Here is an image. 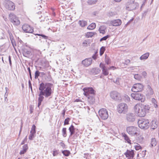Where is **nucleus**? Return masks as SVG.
Wrapping results in <instances>:
<instances>
[{
  "instance_id": "nucleus-1",
  "label": "nucleus",
  "mask_w": 159,
  "mask_h": 159,
  "mask_svg": "<svg viewBox=\"0 0 159 159\" xmlns=\"http://www.w3.org/2000/svg\"><path fill=\"white\" fill-rule=\"evenodd\" d=\"M52 84L49 83H41L39 84V89L45 97V98H48L50 96L52 93V90L51 89Z\"/></svg>"
},
{
  "instance_id": "nucleus-2",
  "label": "nucleus",
  "mask_w": 159,
  "mask_h": 159,
  "mask_svg": "<svg viewBox=\"0 0 159 159\" xmlns=\"http://www.w3.org/2000/svg\"><path fill=\"white\" fill-rule=\"evenodd\" d=\"M84 94L90 101V102L93 103L94 102V96L95 91L92 87H86L83 89Z\"/></svg>"
},
{
  "instance_id": "nucleus-3",
  "label": "nucleus",
  "mask_w": 159,
  "mask_h": 159,
  "mask_svg": "<svg viewBox=\"0 0 159 159\" xmlns=\"http://www.w3.org/2000/svg\"><path fill=\"white\" fill-rule=\"evenodd\" d=\"M126 9L128 11L135 10L139 7L138 4L134 2V0H129L125 4Z\"/></svg>"
},
{
  "instance_id": "nucleus-4",
  "label": "nucleus",
  "mask_w": 159,
  "mask_h": 159,
  "mask_svg": "<svg viewBox=\"0 0 159 159\" xmlns=\"http://www.w3.org/2000/svg\"><path fill=\"white\" fill-rule=\"evenodd\" d=\"M134 110L138 116L139 117H144L146 115L145 111L142 108L140 104H137L134 107Z\"/></svg>"
},
{
  "instance_id": "nucleus-5",
  "label": "nucleus",
  "mask_w": 159,
  "mask_h": 159,
  "mask_svg": "<svg viewBox=\"0 0 159 159\" xmlns=\"http://www.w3.org/2000/svg\"><path fill=\"white\" fill-rule=\"evenodd\" d=\"M138 123L139 127L141 129H148L149 127V121L148 120L142 119L139 120Z\"/></svg>"
},
{
  "instance_id": "nucleus-6",
  "label": "nucleus",
  "mask_w": 159,
  "mask_h": 159,
  "mask_svg": "<svg viewBox=\"0 0 159 159\" xmlns=\"http://www.w3.org/2000/svg\"><path fill=\"white\" fill-rule=\"evenodd\" d=\"M128 106L127 105L124 103H120L118 106L117 111L120 114H125L127 111Z\"/></svg>"
},
{
  "instance_id": "nucleus-7",
  "label": "nucleus",
  "mask_w": 159,
  "mask_h": 159,
  "mask_svg": "<svg viewBox=\"0 0 159 159\" xmlns=\"http://www.w3.org/2000/svg\"><path fill=\"white\" fill-rule=\"evenodd\" d=\"M3 4L6 9L9 10H13L15 9L14 3L12 2L5 0L3 1Z\"/></svg>"
},
{
  "instance_id": "nucleus-8",
  "label": "nucleus",
  "mask_w": 159,
  "mask_h": 159,
  "mask_svg": "<svg viewBox=\"0 0 159 159\" xmlns=\"http://www.w3.org/2000/svg\"><path fill=\"white\" fill-rule=\"evenodd\" d=\"M131 97L135 100L144 102L145 100V96L143 94L140 93H133L131 95Z\"/></svg>"
},
{
  "instance_id": "nucleus-9",
  "label": "nucleus",
  "mask_w": 159,
  "mask_h": 159,
  "mask_svg": "<svg viewBox=\"0 0 159 159\" xmlns=\"http://www.w3.org/2000/svg\"><path fill=\"white\" fill-rule=\"evenodd\" d=\"M98 113L100 117L103 120L107 119L108 117L107 110L105 108H102L98 111Z\"/></svg>"
},
{
  "instance_id": "nucleus-10",
  "label": "nucleus",
  "mask_w": 159,
  "mask_h": 159,
  "mask_svg": "<svg viewBox=\"0 0 159 159\" xmlns=\"http://www.w3.org/2000/svg\"><path fill=\"white\" fill-rule=\"evenodd\" d=\"M99 67L102 69V74L105 76L109 74L108 70L111 69L112 68H114V66H111L109 68H107L105 64L101 62L99 65Z\"/></svg>"
},
{
  "instance_id": "nucleus-11",
  "label": "nucleus",
  "mask_w": 159,
  "mask_h": 159,
  "mask_svg": "<svg viewBox=\"0 0 159 159\" xmlns=\"http://www.w3.org/2000/svg\"><path fill=\"white\" fill-rule=\"evenodd\" d=\"M144 86L141 84H136L133 85L132 91L134 92H141L143 90Z\"/></svg>"
},
{
  "instance_id": "nucleus-12",
  "label": "nucleus",
  "mask_w": 159,
  "mask_h": 159,
  "mask_svg": "<svg viewBox=\"0 0 159 159\" xmlns=\"http://www.w3.org/2000/svg\"><path fill=\"white\" fill-rule=\"evenodd\" d=\"M138 128L134 126L128 127L126 128V131L129 134L132 135L137 134Z\"/></svg>"
},
{
  "instance_id": "nucleus-13",
  "label": "nucleus",
  "mask_w": 159,
  "mask_h": 159,
  "mask_svg": "<svg viewBox=\"0 0 159 159\" xmlns=\"http://www.w3.org/2000/svg\"><path fill=\"white\" fill-rule=\"evenodd\" d=\"M111 97L116 101H120L121 100L120 94L116 91L112 92L111 94Z\"/></svg>"
},
{
  "instance_id": "nucleus-14",
  "label": "nucleus",
  "mask_w": 159,
  "mask_h": 159,
  "mask_svg": "<svg viewBox=\"0 0 159 159\" xmlns=\"http://www.w3.org/2000/svg\"><path fill=\"white\" fill-rule=\"evenodd\" d=\"M22 29L25 33H32L34 31L33 28L28 24H25L23 25L22 26Z\"/></svg>"
},
{
  "instance_id": "nucleus-15",
  "label": "nucleus",
  "mask_w": 159,
  "mask_h": 159,
  "mask_svg": "<svg viewBox=\"0 0 159 159\" xmlns=\"http://www.w3.org/2000/svg\"><path fill=\"white\" fill-rule=\"evenodd\" d=\"M126 120L128 122H132L135 121L136 116L133 113H129L126 114Z\"/></svg>"
},
{
  "instance_id": "nucleus-16",
  "label": "nucleus",
  "mask_w": 159,
  "mask_h": 159,
  "mask_svg": "<svg viewBox=\"0 0 159 159\" xmlns=\"http://www.w3.org/2000/svg\"><path fill=\"white\" fill-rule=\"evenodd\" d=\"M128 159H132L134 155V151L132 150H127L126 152L124 153Z\"/></svg>"
},
{
  "instance_id": "nucleus-17",
  "label": "nucleus",
  "mask_w": 159,
  "mask_h": 159,
  "mask_svg": "<svg viewBox=\"0 0 159 159\" xmlns=\"http://www.w3.org/2000/svg\"><path fill=\"white\" fill-rule=\"evenodd\" d=\"M92 61V58H86L83 60L81 63L84 66L87 67L91 65Z\"/></svg>"
},
{
  "instance_id": "nucleus-18",
  "label": "nucleus",
  "mask_w": 159,
  "mask_h": 159,
  "mask_svg": "<svg viewBox=\"0 0 159 159\" xmlns=\"http://www.w3.org/2000/svg\"><path fill=\"white\" fill-rule=\"evenodd\" d=\"M68 129L70 133V134L69 135V137L70 138L71 137L73 134H75V128L74 126L72 125L69 127Z\"/></svg>"
},
{
  "instance_id": "nucleus-19",
  "label": "nucleus",
  "mask_w": 159,
  "mask_h": 159,
  "mask_svg": "<svg viewBox=\"0 0 159 159\" xmlns=\"http://www.w3.org/2000/svg\"><path fill=\"white\" fill-rule=\"evenodd\" d=\"M111 23L113 26H116L120 25L121 24V21L120 20L117 19L111 21Z\"/></svg>"
},
{
  "instance_id": "nucleus-20",
  "label": "nucleus",
  "mask_w": 159,
  "mask_h": 159,
  "mask_svg": "<svg viewBox=\"0 0 159 159\" xmlns=\"http://www.w3.org/2000/svg\"><path fill=\"white\" fill-rule=\"evenodd\" d=\"M44 95L40 92L39 93V98H38V107H39L40 106L41 104V102L43 101L44 97L43 96Z\"/></svg>"
},
{
  "instance_id": "nucleus-21",
  "label": "nucleus",
  "mask_w": 159,
  "mask_h": 159,
  "mask_svg": "<svg viewBox=\"0 0 159 159\" xmlns=\"http://www.w3.org/2000/svg\"><path fill=\"white\" fill-rule=\"evenodd\" d=\"M22 54L24 56L28 57L31 55L30 51L26 49H23Z\"/></svg>"
},
{
  "instance_id": "nucleus-22",
  "label": "nucleus",
  "mask_w": 159,
  "mask_h": 159,
  "mask_svg": "<svg viewBox=\"0 0 159 159\" xmlns=\"http://www.w3.org/2000/svg\"><path fill=\"white\" fill-rule=\"evenodd\" d=\"M140 104L142 107V108L143 110L145 111L146 113L147 112H148V111L150 108V107L148 105L142 103Z\"/></svg>"
},
{
  "instance_id": "nucleus-23",
  "label": "nucleus",
  "mask_w": 159,
  "mask_h": 159,
  "mask_svg": "<svg viewBox=\"0 0 159 159\" xmlns=\"http://www.w3.org/2000/svg\"><path fill=\"white\" fill-rule=\"evenodd\" d=\"M101 71V70L98 68H93L91 70V73L93 75H97Z\"/></svg>"
},
{
  "instance_id": "nucleus-24",
  "label": "nucleus",
  "mask_w": 159,
  "mask_h": 159,
  "mask_svg": "<svg viewBox=\"0 0 159 159\" xmlns=\"http://www.w3.org/2000/svg\"><path fill=\"white\" fill-rule=\"evenodd\" d=\"M28 148V145L27 144L24 145L23 146V150L20 151V155L24 154L25 153Z\"/></svg>"
},
{
  "instance_id": "nucleus-25",
  "label": "nucleus",
  "mask_w": 159,
  "mask_h": 159,
  "mask_svg": "<svg viewBox=\"0 0 159 159\" xmlns=\"http://www.w3.org/2000/svg\"><path fill=\"white\" fill-rule=\"evenodd\" d=\"M13 21H12L11 22L14 25H17L20 24V21L19 20L18 18L16 16L15 17L14 19H13Z\"/></svg>"
},
{
  "instance_id": "nucleus-26",
  "label": "nucleus",
  "mask_w": 159,
  "mask_h": 159,
  "mask_svg": "<svg viewBox=\"0 0 159 159\" xmlns=\"http://www.w3.org/2000/svg\"><path fill=\"white\" fill-rule=\"evenodd\" d=\"M149 53L148 52H147L143 55H142V56H141L140 57V59L141 60H145L148 57H149Z\"/></svg>"
},
{
  "instance_id": "nucleus-27",
  "label": "nucleus",
  "mask_w": 159,
  "mask_h": 159,
  "mask_svg": "<svg viewBox=\"0 0 159 159\" xmlns=\"http://www.w3.org/2000/svg\"><path fill=\"white\" fill-rule=\"evenodd\" d=\"M106 28L104 26H101L99 28L98 31H99L100 33L104 34L105 33V30Z\"/></svg>"
},
{
  "instance_id": "nucleus-28",
  "label": "nucleus",
  "mask_w": 159,
  "mask_h": 159,
  "mask_svg": "<svg viewBox=\"0 0 159 159\" xmlns=\"http://www.w3.org/2000/svg\"><path fill=\"white\" fill-rule=\"evenodd\" d=\"M157 127V124L155 120H153L151 122V128L153 129H155Z\"/></svg>"
},
{
  "instance_id": "nucleus-29",
  "label": "nucleus",
  "mask_w": 159,
  "mask_h": 159,
  "mask_svg": "<svg viewBox=\"0 0 159 159\" xmlns=\"http://www.w3.org/2000/svg\"><path fill=\"white\" fill-rule=\"evenodd\" d=\"M78 23L82 27H84L87 24V22L84 20H79Z\"/></svg>"
},
{
  "instance_id": "nucleus-30",
  "label": "nucleus",
  "mask_w": 159,
  "mask_h": 159,
  "mask_svg": "<svg viewBox=\"0 0 159 159\" xmlns=\"http://www.w3.org/2000/svg\"><path fill=\"white\" fill-rule=\"evenodd\" d=\"M148 93L149 95H152L153 94V92L152 89L149 85L148 86Z\"/></svg>"
},
{
  "instance_id": "nucleus-31",
  "label": "nucleus",
  "mask_w": 159,
  "mask_h": 159,
  "mask_svg": "<svg viewBox=\"0 0 159 159\" xmlns=\"http://www.w3.org/2000/svg\"><path fill=\"white\" fill-rule=\"evenodd\" d=\"M96 25L95 23H92L90 24L87 27V29L89 30H93L96 27Z\"/></svg>"
},
{
  "instance_id": "nucleus-32",
  "label": "nucleus",
  "mask_w": 159,
  "mask_h": 159,
  "mask_svg": "<svg viewBox=\"0 0 159 159\" xmlns=\"http://www.w3.org/2000/svg\"><path fill=\"white\" fill-rule=\"evenodd\" d=\"M16 16L13 13H11L9 15V18L10 21L11 22L13 21L14 19H15Z\"/></svg>"
},
{
  "instance_id": "nucleus-33",
  "label": "nucleus",
  "mask_w": 159,
  "mask_h": 159,
  "mask_svg": "<svg viewBox=\"0 0 159 159\" xmlns=\"http://www.w3.org/2000/svg\"><path fill=\"white\" fill-rule=\"evenodd\" d=\"M157 144L156 140L155 138H152V139L151 141V147H154L156 146Z\"/></svg>"
},
{
  "instance_id": "nucleus-34",
  "label": "nucleus",
  "mask_w": 159,
  "mask_h": 159,
  "mask_svg": "<svg viewBox=\"0 0 159 159\" xmlns=\"http://www.w3.org/2000/svg\"><path fill=\"white\" fill-rule=\"evenodd\" d=\"M62 153L63 154L64 156H68L70 154V151L68 150H64L62 151Z\"/></svg>"
},
{
  "instance_id": "nucleus-35",
  "label": "nucleus",
  "mask_w": 159,
  "mask_h": 159,
  "mask_svg": "<svg viewBox=\"0 0 159 159\" xmlns=\"http://www.w3.org/2000/svg\"><path fill=\"white\" fill-rule=\"evenodd\" d=\"M98 2V0H89L87 1V2L89 5H92L95 4Z\"/></svg>"
},
{
  "instance_id": "nucleus-36",
  "label": "nucleus",
  "mask_w": 159,
  "mask_h": 159,
  "mask_svg": "<svg viewBox=\"0 0 159 159\" xmlns=\"http://www.w3.org/2000/svg\"><path fill=\"white\" fill-rule=\"evenodd\" d=\"M116 15V13L115 12L111 11L107 13V15L109 17H113Z\"/></svg>"
},
{
  "instance_id": "nucleus-37",
  "label": "nucleus",
  "mask_w": 159,
  "mask_h": 159,
  "mask_svg": "<svg viewBox=\"0 0 159 159\" xmlns=\"http://www.w3.org/2000/svg\"><path fill=\"white\" fill-rule=\"evenodd\" d=\"M62 133L63 136L66 137L67 136L66 128H63L62 130Z\"/></svg>"
},
{
  "instance_id": "nucleus-38",
  "label": "nucleus",
  "mask_w": 159,
  "mask_h": 159,
  "mask_svg": "<svg viewBox=\"0 0 159 159\" xmlns=\"http://www.w3.org/2000/svg\"><path fill=\"white\" fill-rule=\"evenodd\" d=\"M36 127L34 125H33L31 128V130L30 131V133H33L35 134L36 132Z\"/></svg>"
},
{
  "instance_id": "nucleus-39",
  "label": "nucleus",
  "mask_w": 159,
  "mask_h": 159,
  "mask_svg": "<svg viewBox=\"0 0 159 159\" xmlns=\"http://www.w3.org/2000/svg\"><path fill=\"white\" fill-rule=\"evenodd\" d=\"M105 50V47H102L100 50V55L101 56H102L104 53V52Z\"/></svg>"
},
{
  "instance_id": "nucleus-40",
  "label": "nucleus",
  "mask_w": 159,
  "mask_h": 159,
  "mask_svg": "<svg viewBox=\"0 0 159 159\" xmlns=\"http://www.w3.org/2000/svg\"><path fill=\"white\" fill-rule=\"evenodd\" d=\"M124 99L125 101L127 102H129L130 100L129 97L127 95H125L124 96Z\"/></svg>"
},
{
  "instance_id": "nucleus-41",
  "label": "nucleus",
  "mask_w": 159,
  "mask_h": 159,
  "mask_svg": "<svg viewBox=\"0 0 159 159\" xmlns=\"http://www.w3.org/2000/svg\"><path fill=\"white\" fill-rule=\"evenodd\" d=\"M94 35L93 32H89L86 34V36L87 38L91 37Z\"/></svg>"
},
{
  "instance_id": "nucleus-42",
  "label": "nucleus",
  "mask_w": 159,
  "mask_h": 159,
  "mask_svg": "<svg viewBox=\"0 0 159 159\" xmlns=\"http://www.w3.org/2000/svg\"><path fill=\"white\" fill-rule=\"evenodd\" d=\"M40 72L39 71L37 70H36L35 73L34 75V78L35 79H37L38 78V77L39 76Z\"/></svg>"
},
{
  "instance_id": "nucleus-43",
  "label": "nucleus",
  "mask_w": 159,
  "mask_h": 159,
  "mask_svg": "<svg viewBox=\"0 0 159 159\" xmlns=\"http://www.w3.org/2000/svg\"><path fill=\"white\" fill-rule=\"evenodd\" d=\"M105 62L107 65H109L111 63L110 60L108 57H106L105 58Z\"/></svg>"
},
{
  "instance_id": "nucleus-44",
  "label": "nucleus",
  "mask_w": 159,
  "mask_h": 159,
  "mask_svg": "<svg viewBox=\"0 0 159 159\" xmlns=\"http://www.w3.org/2000/svg\"><path fill=\"white\" fill-rule=\"evenodd\" d=\"M83 46L84 47H86L88 46V45L89 44V43L87 40H84L82 43Z\"/></svg>"
},
{
  "instance_id": "nucleus-45",
  "label": "nucleus",
  "mask_w": 159,
  "mask_h": 159,
  "mask_svg": "<svg viewBox=\"0 0 159 159\" xmlns=\"http://www.w3.org/2000/svg\"><path fill=\"white\" fill-rule=\"evenodd\" d=\"M70 120V119L69 118H67L66 119L64 122V125H68L69 124V121Z\"/></svg>"
},
{
  "instance_id": "nucleus-46",
  "label": "nucleus",
  "mask_w": 159,
  "mask_h": 159,
  "mask_svg": "<svg viewBox=\"0 0 159 159\" xmlns=\"http://www.w3.org/2000/svg\"><path fill=\"white\" fill-rule=\"evenodd\" d=\"M110 37L109 35H107L106 36H105L102 38H101L100 39V41H102L103 40H106L107 38Z\"/></svg>"
},
{
  "instance_id": "nucleus-47",
  "label": "nucleus",
  "mask_w": 159,
  "mask_h": 159,
  "mask_svg": "<svg viewBox=\"0 0 159 159\" xmlns=\"http://www.w3.org/2000/svg\"><path fill=\"white\" fill-rule=\"evenodd\" d=\"M35 134L33 133H30L29 136V139L30 140H32L33 139V138L34 137V134Z\"/></svg>"
},
{
  "instance_id": "nucleus-48",
  "label": "nucleus",
  "mask_w": 159,
  "mask_h": 159,
  "mask_svg": "<svg viewBox=\"0 0 159 159\" xmlns=\"http://www.w3.org/2000/svg\"><path fill=\"white\" fill-rule=\"evenodd\" d=\"M134 77L135 79L138 80H140L141 78V76L139 75L138 74L135 75Z\"/></svg>"
},
{
  "instance_id": "nucleus-49",
  "label": "nucleus",
  "mask_w": 159,
  "mask_h": 159,
  "mask_svg": "<svg viewBox=\"0 0 159 159\" xmlns=\"http://www.w3.org/2000/svg\"><path fill=\"white\" fill-rule=\"evenodd\" d=\"M35 35H38V36H41L43 38H44L45 39H47V38H48V37L47 36L44 35V34H35Z\"/></svg>"
},
{
  "instance_id": "nucleus-50",
  "label": "nucleus",
  "mask_w": 159,
  "mask_h": 159,
  "mask_svg": "<svg viewBox=\"0 0 159 159\" xmlns=\"http://www.w3.org/2000/svg\"><path fill=\"white\" fill-rule=\"evenodd\" d=\"M135 148L136 150H138L142 148L141 147L139 144L135 146Z\"/></svg>"
},
{
  "instance_id": "nucleus-51",
  "label": "nucleus",
  "mask_w": 159,
  "mask_h": 159,
  "mask_svg": "<svg viewBox=\"0 0 159 159\" xmlns=\"http://www.w3.org/2000/svg\"><path fill=\"white\" fill-rule=\"evenodd\" d=\"M130 62V61L129 59H127L125 61L124 63H123L124 65H128Z\"/></svg>"
},
{
  "instance_id": "nucleus-52",
  "label": "nucleus",
  "mask_w": 159,
  "mask_h": 159,
  "mask_svg": "<svg viewBox=\"0 0 159 159\" xmlns=\"http://www.w3.org/2000/svg\"><path fill=\"white\" fill-rule=\"evenodd\" d=\"M98 53L97 52H96L95 53V54H94L92 56V58L94 59L95 60L97 59V54Z\"/></svg>"
},
{
  "instance_id": "nucleus-53",
  "label": "nucleus",
  "mask_w": 159,
  "mask_h": 159,
  "mask_svg": "<svg viewBox=\"0 0 159 159\" xmlns=\"http://www.w3.org/2000/svg\"><path fill=\"white\" fill-rule=\"evenodd\" d=\"M125 139V140H126L127 142L129 143H131V141L130 140L129 138V137H128V136H127V137H126V138H124Z\"/></svg>"
},
{
  "instance_id": "nucleus-54",
  "label": "nucleus",
  "mask_w": 159,
  "mask_h": 159,
  "mask_svg": "<svg viewBox=\"0 0 159 159\" xmlns=\"http://www.w3.org/2000/svg\"><path fill=\"white\" fill-rule=\"evenodd\" d=\"M146 150L143 151H142V153H140V154H142V157H144L145 155H146Z\"/></svg>"
},
{
  "instance_id": "nucleus-55",
  "label": "nucleus",
  "mask_w": 159,
  "mask_h": 159,
  "mask_svg": "<svg viewBox=\"0 0 159 159\" xmlns=\"http://www.w3.org/2000/svg\"><path fill=\"white\" fill-rule=\"evenodd\" d=\"M58 151L57 150L54 151L53 153V155L54 156H57L58 153Z\"/></svg>"
},
{
  "instance_id": "nucleus-56",
  "label": "nucleus",
  "mask_w": 159,
  "mask_h": 159,
  "mask_svg": "<svg viewBox=\"0 0 159 159\" xmlns=\"http://www.w3.org/2000/svg\"><path fill=\"white\" fill-rule=\"evenodd\" d=\"M120 79V78H117L116 79L115 81H114V82L116 83L117 84H119V80Z\"/></svg>"
},
{
  "instance_id": "nucleus-57",
  "label": "nucleus",
  "mask_w": 159,
  "mask_h": 159,
  "mask_svg": "<svg viewBox=\"0 0 159 159\" xmlns=\"http://www.w3.org/2000/svg\"><path fill=\"white\" fill-rule=\"evenodd\" d=\"M12 44L13 47H14V45H16V43L15 42V41L14 39H12L11 40Z\"/></svg>"
},
{
  "instance_id": "nucleus-58",
  "label": "nucleus",
  "mask_w": 159,
  "mask_h": 159,
  "mask_svg": "<svg viewBox=\"0 0 159 159\" xmlns=\"http://www.w3.org/2000/svg\"><path fill=\"white\" fill-rule=\"evenodd\" d=\"M8 59L9 61V64L10 65V66H11V56H9L8 57Z\"/></svg>"
},
{
  "instance_id": "nucleus-59",
  "label": "nucleus",
  "mask_w": 159,
  "mask_h": 159,
  "mask_svg": "<svg viewBox=\"0 0 159 159\" xmlns=\"http://www.w3.org/2000/svg\"><path fill=\"white\" fill-rule=\"evenodd\" d=\"M78 135L79 134L76 133V134H75L73 136V138L74 139H75L78 136Z\"/></svg>"
},
{
  "instance_id": "nucleus-60",
  "label": "nucleus",
  "mask_w": 159,
  "mask_h": 159,
  "mask_svg": "<svg viewBox=\"0 0 159 159\" xmlns=\"http://www.w3.org/2000/svg\"><path fill=\"white\" fill-rule=\"evenodd\" d=\"M142 75L145 78L147 76V73L145 71H143L142 72Z\"/></svg>"
},
{
  "instance_id": "nucleus-61",
  "label": "nucleus",
  "mask_w": 159,
  "mask_h": 159,
  "mask_svg": "<svg viewBox=\"0 0 159 159\" xmlns=\"http://www.w3.org/2000/svg\"><path fill=\"white\" fill-rule=\"evenodd\" d=\"M152 103H157V102H156V100L154 98H152Z\"/></svg>"
},
{
  "instance_id": "nucleus-62",
  "label": "nucleus",
  "mask_w": 159,
  "mask_h": 159,
  "mask_svg": "<svg viewBox=\"0 0 159 159\" xmlns=\"http://www.w3.org/2000/svg\"><path fill=\"white\" fill-rule=\"evenodd\" d=\"M122 135L124 138L128 136L125 133H122Z\"/></svg>"
},
{
  "instance_id": "nucleus-63",
  "label": "nucleus",
  "mask_w": 159,
  "mask_h": 159,
  "mask_svg": "<svg viewBox=\"0 0 159 159\" xmlns=\"http://www.w3.org/2000/svg\"><path fill=\"white\" fill-rule=\"evenodd\" d=\"M60 145L63 147H65V144L62 142H61L60 143Z\"/></svg>"
},
{
  "instance_id": "nucleus-64",
  "label": "nucleus",
  "mask_w": 159,
  "mask_h": 159,
  "mask_svg": "<svg viewBox=\"0 0 159 159\" xmlns=\"http://www.w3.org/2000/svg\"><path fill=\"white\" fill-rule=\"evenodd\" d=\"M156 103H153V106L155 108H157V105Z\"/></svg>"
}]
</instances>
